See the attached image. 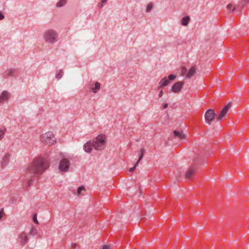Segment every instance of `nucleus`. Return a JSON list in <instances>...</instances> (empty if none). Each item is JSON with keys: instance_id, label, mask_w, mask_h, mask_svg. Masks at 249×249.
<instances>
[{"instance_id": "nucleus-1", "label": "nucleus", "mask_w": 249, "mask_h": 249, "mask_svg": "<svg viewBox=\"0 0 249 249\" xmlns=\"http://www.w3.org/2000/svg\"><path fill=\"white\" fill-rule=\"evenodd\" d=\"M49 167L48 161L41 157L36 158L27 169L28 173L38 176L42 174Z\"/></svg>"}, {"instance_id": "nucleus-2", "label": "nucleus", "mask_w": 249, "mask_h": 249, "mask_svg": "<svg viewBox=\"0 0 249 249\" xmlns=\"http://www.w3.org/2000/svg\"><path fill=\"white\" fill-rule=\"evenodd\" d=\"M107 137L104 134H100L92 140L87 142L84 145L85 152L90 153L93 148L97 151H101L106 147Z\"/></svg>"}, {"instance_id": "nucleus-3", "label": "nucleus", "mask_w": 249, "mask_h": 249, "mask_svg": "<svg viewBox=\"0 0 249 249\" xmlns=\"http://www.w3.org/2000/svg\"><path fill=\"white\" fill-rule=\"evenodd\" d=\"M57 36V32L53 29H48L45 31L43 34V38L45 41L51 44L56 42Z\"/></svg>"}, {"instance_id": "nucleus-4", "label": "nucleus", "mask_w": 249, "mask_h": 249, "mask_svg": "<svg viewBox=\"0 0 249 249\" xmlns=\"http://www.w3.org/2000/svg\"><path fill=\"white\" fill-rule=\"evenodd\" d=\"M40 140L43 143L49 145H53L56 142V139L51 131L43 134L40 138Z\"/></svg>"}, {"instance_id": "nucleus-5", "label": "nucleus", "mask_w": 249, "mask_h": 249, "mask_svg": "<svg viewBox=\"0 0 249 249\" xmlns=\"http://www.w3.org/2000/svg\"><path fill=\"white\" fill-rule=\"evenodd\" d=\"M70 165V160L68 159L64 158L59 161L58 169L61 172H67L69 171Z\"/></svg>"}, {"instance_id": "nucleus-6", "label": "nucleus", "mask_w": 249, "mask_h": 249, "mask_svg": "<svg viewBox=\"0 0 249 249\" xmlns=\"http://www.w3.org/2000/svg\"><path fill=\"white\" fill-rule=\"evenodd\" d=\"M215 115V113L213 109H209L206 111L205 114V119L209 124H210L212 121H213Z\"/></svg>"}, {"instance_id": "nucleus-7", "label": "nucleus", "mask_w": 249, "mask_h": 249, "mask_svg": "<svg viewBox=\"0 0 249 249\" xmlns=\"http://www.w3.org/2000/svg\"><path fill=\"white\" fill-rule=\"evenodd\" d=\"M231 107V104H229L224 107V108L221 111L220 114L217 118V121H221L225 117Z\"/></svg>"}, {"instance_id": "nucleus-8", "label": "nucleus", "mask_w": 249, "mask_h": 249, "mask_svg": "<svg viewBox=\"0 0 249 249\" xmlns=\"http://www.w3.org/2000/svg\"><path fill=\"white\" fill-rule=\"evenodd\" d=\"M184 85V82L179 81L175 83L172 87V91L178 93L180 91Z\"/></svg>"}, {"instance_id": "nucleus-9", "label": "nucleus", "mask_w": 249, "mask_h": 249, "mask_svg": "<svg viewBox=\"0 0 249 249\" xmlns=\"http://www.w3.org/2000/svg\"><path fill=\"white\" fill-rule=\"evenodd\" d=\"M19 243L22 246H24L28 241V238L26 233L23 231L19 236Z\"/></svg>"}, {"instance_id": "nucleus-10", "label": "nucleus", "mask_w": 249, "mask_h": 249, "mask_svg": "<svg viewBox=\"0 0 249 249\" xmlns=\"http://www.w3.org/2000/svg\"><path fill=\"white\" fill-rule=\"evenodd\" d=\"M196 170L195 165L192 166L186 173L185 177L187 178L190 179L192 178Z\"/></svg>"}, {"instance_id": "nucleus-11", "label": "nucleus", "mask_w": 249, "mask_h": 249, "mask_svg": "<svg viewBox=\"0 0 249 249\" xmlns=\"http://www.w3.org/2000/svg\"><path fill=\"white\" fill-rule=\"evenodd\" d=\"M169 83V81L167 79L166 77L162 78L159 82V86L158 88V89L160 90L163 87L167 86Z\"/></svg>"}, {"instance_id": "nucleus-12", "label": "nucleus", "mask_w": 249, "mask_h": 249, "mask_svg": "<svg viewBox=\"0 0 249 249\" xmlns=\"http://www.w3.org/2000/svg\"><path fill=\"white\" fill-rule=\"evenodd\" d=\"M89 89H92V92L94 93H97V90H99L100 89V84L96 82L94 84V87H93V84H89L88 86Z\"/></svg>"}, {"instance_id": "nucleus-13", "label": "nucleus", "mask_w": 249, "mask_h": 249, "mask_svg": "<svg viewBox=\"0 0 249 249\" xmlns=\"http://www.w3.org/2000/svg\"><path fill=\"white\" fill-rule=\"evenodd\" d=\"M10 157L11 155L9 153H7L5 154L1 160V165L2 166H6L9 163Z\"/></svg>"}, {"instance_id": "nucleus-14", "label": "nucleus", "mask_w": 249, "mask_h": 249, "mask_svg": "<svg viewBox=\"0 0 249 249\" xmlns=\"http://www.w3.org/2000/svg\"><path fill=\"white\" fill-rule=\"evenodd\" d=\"M9 97V93L6 91H3L0 95V104L7 101Z\"/></svg>"}, {"instance_id": "nucleus-15", "label": "nucleus", "mask_w": 249, "mask_h": 249, "mask_svg": "<svg viewBox=\"0 0 249 249\" xmlns=\"http://www.w3.org/2000/svg\"><path fill=\"white\" fill-rule=\"evenodd\" d=\"M16 71V70L15 69H9L5 71L3 73V77L5 78H7L9 76H12L14 75V73Z\"/></svg>"}, {"instance_id": "nucleus-16", "label": "nucleus", "mask_w": 249, "mask_h": 249, "mask_svg": "<svg viewBox=\"0 0 249 249\" xmlns=\"http://www.w3.org/2000/svg\"><path fill=\"white\" fill-rule=\"evenodd\" d=\"M249 3V0H241L240 3L237 6V9L239 11L243 8L244 6Z\"/></svg>"}, {"instance_id": "nucleus-17", "label": "nucleus", "mask_w": 249, "mask_h": 249, "mask_svg": "<svg viewBox=\"0 0 249 249\" xmlns=\"http://www.w3.org/2000/svg\"><path fill=\"white\" fill-rule=\"evenodd\" d=\"M190 20V18L189 16H185L184 17L181 21V25L184 26H186L188 25L189 21Z\"/></svg>"}, {"instance_id": "nucleus-18", "label": "nucleus", "mask_w": 249, "mask_h": 249, "mask_svg": "<svg viewBox=\"0 0 249 249\" xmlns=\"http://www.w3.org/2000/svg\"><path fill=\"white\" fill-rule=\"evenodd\" d=\"M196 73V69L194 67H192L188 73L186 74V77L187 78H191L192 76H193Z\"/></svg>"}, {"instance_id": "nucleus-19", "label": "nucleus", "mask_w": 249, "mask_h": 249, "mask_svg": "<svg viewBox=\"0 0 249 249\" xmlns=\"http://www.w3.org/2000/svg\"><path fill=\"white\" fill-rule=\"evenodd\" d=\"M33 180L32 178V177L26 176V181L25 182V185L27 187H29L33 183Z\"/></svg>"}, {"instance_id": "nucleus-20", "label": "nucleus", "mask_w": 249, "mask_h": 249, "mask_svg": "<svg viewBox=\"0 0 249 249\" xmlns=\"http://www.w3.org/2000/svg\"><path fill=\"white\" fill-rule=\"evenodd\" d=\"M174 134L175 137H178L181 139H183L185 137L184 135L182 132H180L177 130L174 131Z\"/></svg>"}, {"instance_id": "nucleus-21", "label": "nucleus", "mask_w": 249, "mask_h": 249, "mask_svg": "<svg viewBox=\"0 0 249 249\" xmlns=\"http://www.w3.org/2000/svg\"><path fill=\"white\" fill-rule=\"evenodd\" d=\"M67 0H59L56 4L57 7H61L64 6L67 3Z\"/></svg>"}, {"instance_id": "nucleus-22", "label": "nucleus", "mask_w": 249, "mask_h": 249, "mask_svg": "<svg viewBox=\"0 0 249 249\" xmlns=\"http://www.w3.org/2000/svg\"><path fill=\"white\" fill-rule=\"evenodd\" d=\"M64 72L62 70H59L56 72V78L57 79H60L63 75Z\"/></svg>"}, {"instance_id": "nucleus-23", "label": "nucleus", "mask_w": 249, "mask_h": 249, "mask_svg": "<svg viewBox=\"0 0 249 249\" xmlns=\"http://www.w3.org/2000/svg\"><path fill=\"white\" fill-rule=\"evenodd\" d=\"M29 233L33 236L36 235L37 233V230L34 227H32Z\"/></svg>"}, {"instance_id": "nucleus-24", "label": "nucleus", "mask_w": 249, "mask_h": 249, "mask_svg": "<svg viewBox=\"0 0 249 249\" xmlns=\"http://www.w3.org/2000/svg\"><path fill=\"white\" fill-rule=\"evenodd\" d=\"M85 190V188L83 186H81L78 188L77 189V195L78 196H80L82 195V191H84Z\"/></svg>"}, {"instance_id": "nucleus-25", "label": "nucleus", "mask_w": 249, "mask_h": 249, "mask_svg": "<svg viewBox=\"0 0 249 249\" xmlns=\"http://www.w3.org/2000/svg\"><path fill=\"white\" fill-rule=\"evenodd\" d=\"M236 9H237V7L236 8L235 6H233V5L231 3L227 5V9L228 10H231V12L234 11Z\"/></svg>"}, {"instance_id": "nucleus-26", "label": "nucleus", "mask_w": 249, "mask_h": 249, "mask_svg": "<svg viewBox=\"0 0 249 249\" xmlns=\"http://www.w3.org/2000/svg\"><path fill=\"white\" fill-rule=\"evenodd\" d=\"M153 7V3L150 2L148 4V5L146 6V12H149L151 11Z\"/></svg>"}, {"instance_id": "nucleus-27", "label": "nucleus", "mask_w": 249, "mask_h": 249, "mask_svg": "<svg viewBox=\"0 0 249 249\" xmlns=\"http://www.w3.org/2000/svg\"><path fill=\"white\" fill-rule=\"evenodd\" d=\"M144 149L143 148H142L140 150V157H139V159L138 160V162H140L142 159L143 158V155H144Z\"/></svg>"}, {"instance_id": "nucleus-28", "label": "nucleus", "mask_w": 249, "mask_h": 249, "mask_svg": "<svg viewBox=\"0 0 249 249\" xmlns=\"http://www.w3.org/2000/svg\"><path fill=\"white\" fill-rule=\"evenodd\" d=\"M168 80L169 81H172L176 78V76L173 74H170L168 76Z\"/></svg>"}, {"instance_id": "nucleus-29", "label": "nucleus", "mask_w": 249, "mask_h": 249, "mask_svg": "<svg viewBox=\"0 0 249 249\" xmlns=\"http://www.w3.org/2000/svg\"><path fill=\"white\" fill-rule=\"evenodd\" d=\"M4 134L5 132L3 130L0 129V140L3 138Z\"/></svg>"}, {"instance_id": "nucleus-30", "label": "nucleus", "mask_w": 249, "mask_h": 249, "mask_svg": "<svg viewBox=\"0 0 249 249\" xmlns=\"http://www.w3.org/2000/svg\"><path fill=\"white\" fill-rule=\"evenodd\" d=\"M139 163V162H138L137 161V162H136V164L133 167L130 168L129 169V172H132L133 171H134V170H135V169L136 168V166L138 165Z\"/></svg>"}, {"instance_id": "nucleus-31", "label": "nucleus", "mask_w": 249, "mask_h": 249, "mask_svg": "<svg viewBox=\"0 0 249 249\" xmlns=\"http://www.w3.org/2000/svg\"><path fill=\"white\" fill-rule=\"evenodd\" d=\"M33 221L35 223H36L37 224H38V222L37 220V216L36 214H35L33 216Z\"/></svg>"}, {"instance_id": "nucleus-32", "label": "nucleus", "mask_w": 249, "mask_h": 249, "mask_svg": "<svg viewBox=\"0 0 249 249\" xmlns=\"http://www.w3.org/2000/svg\"><path fill=\"white\" fill-rule=\"evenodd\" d=\"M4 214V209L2 208L0 211V220L2 218Z\"/></svg>"}, {"instance_id": "nucleus-33", "label": "nucleus", "mask_w": 249, "mask_h": 249, "mask_svg": "<svg viewBox=\"0 0 249 249\" xmlns=\"http://www.w3.org/2000/svg\"><path fill=\"white\" fill-rule=\"evenodd\" d=\"M105 3H102V1L101 0V2L98 5L99 8H102Z\"/></svg>"}, {"instance_id": "nucleus-34", "label": "nucleus", "mask_w": 249, "mask_h": 249, "mask_svg": "<svg viewBox=\"0 0 249 249\" xmlns=\"http://www.w3.org/2000/svg\"><path fill=\"white\" fill-rule=\"evenodd\" d=\"M163 95V90L162 89H160V93L159 94V97L161 98Z\"/></svg>"}, {"instance_id": "nucleus-35", "label": "nucleus", "mask_w": 249, "mask_h": 249, "mask_svg": "<svg viewBox=\"0 0 249 249\" xmlns=\"http://www.w3.org/2000/svg\"><path fill=\"white\" fill-rule=\"evenodd\" d=\"M110 249V246L108 245H104L102 248V249Z\"/></svg>"}, {"instance_id": "nucleus-36", "label": "nucleus", "mask_w": 249, "mask_h": 249, "mask_svg": "<svg viewBox=\"0 0 249 249\" xmlns=\"http://www.w3.org/2000/svg\"><path fill=\"white\" fill-rule=\"evenodd\" d=\"M187 69L185 68H183L181 71L182 74L183 75L186 72Z\"/></svg>"}, {"instance_id": "nucleus-37", "label": "nucleus", "mask_w": 249, "mask_h": 249, "mask_svg": "<svg viewBox=\"0 0 249 249\" xmlns=\"http://www.w3.org/2000/svg\"><path fill=\"white\" fill-rule=\"evenodd\" d=\"M4 18V16L0 12V20L3 19Z\"/></svg>"}, {"instance_id": "nucleus-38", "label": "nucleus", "mask_w": 249, "mask_h": 249, "mask_svg": "<svg viewBox=\"0 0 249 249\" xmlns=\"http://www.w3.org/2000/svg\"><path fill=\"white\" fill-rule=\"evenodd\" d=\"M77 246V244L76 243H72L71 245V248L72 249H74Z\"/></svg>"}, {"instance_id": "nucleus-39", "label": "nucleus", "mask_w": 249, "mask_h": 249, "mask_svg": "<svg viewBox=\"0 0 249 249\" xmlns=\"http://www.w3.org/2000/svg\"><path fill=\"white\" fill-rule=\"evenodd\" d=\"M167 107H168V104H167V103L164 104L163 105V108H164V109H165V108H167Z\"/></svg>"}, {"instance_id": "nucleus-40", "label": "nucleus", "mask_w": 249, "mask_h": 249, "mask_svg": "<svg viewBox=\"0 0 249 249\" xmlns=\"http://www.w3.org/2000/svg\"><path fill=\"white\" fill-rule=\"evenodd\" d=\"M102 1V3H106L107 0H101Z\"/></svg>"}]
</instances>
